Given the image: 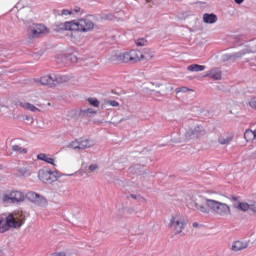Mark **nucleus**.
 Returning a JSON list of instances; mask_svg holds the SVG:
<instances>
[{
    "mask_svg": "<svg viewBox=\"0 0 256 256\" xmlns=\"http://www.w3.org/2000/svg\"><path fill=\"white\" fill-rule=\"evenodd\" d=\"M25 224V217L21 216L19 218V214H9L8 216L0 217V233H6L9 229H17V227H21Z\"/></svg>",
    "mask_w": 256,
    "mask_h": 256,
    "instance_id": "obj_1",
    "label": "nucleus"
},
{
    "mask_svg": "<svg viewBox=\"0 0 256 256\" xmlns=\"http://www.w3.org/2000/svg\"><path fill=\"white\" fill-rule=\"evenodd\" d=\"M187 223H189L187 217L181 213H176L171 216L169 227L174 231L175 235H180V233H183V229L187 227Z\"/></svg>",
    "mask_w": 256,
    "mask_h": 256,
    "instance_id": "obj_2",
    "label": "nucleus"
},
{
    "mask_svg": "<svg viewBox=\"0 0 256 256\" xmlns=\"http://www.w3.org/2000/svg\"><path fill=\"white\" fill-rule=\"evenodd\" d=\"M205 202L207 207H209V209H211L216 215H219L220 217H225L231 213V207L223 202L208 198L205 199Z\"/></svg>",
    "mask_w": 256,
    "mask_h": 256,
    "instance_id": "obj_3",
    "label": "nucleus"
},
{
    "mask_svg": "<svg viewBox=\"0 0 256 256\" xmlns=\"http://www.w3.org/2000/svg\"><path fill=\"white\" fill-rule=\"evenodd\" d=\"M61 175H59V172L51 171L50 169H41L38 172V178L42 183H45L46 185H51V183H55L57 179H59Z\"/></svg>",
    "mask_w": 256,
    "mask_h": 256,
    "instance_id": "obj_4",
    "label": "nucleus"
},
{
    "mask_svg": "<svg viewBox=\"0 0 256 256\" xmlns=\"http://www.w3.org/2000/svg\"><path fill=\"white\" fill-rule=\"evenodd\" d=\"M115 60L121 61L122 63H137L138 61H141L139 53L136 50L120 53L114 56L113 61Z\"/></svg>",
    "mask_w": 256,
    "mask_h": 256,
    "instance_id": "obj_5",
    "label": "nucleus"
},
{
    "mask_svg": "<svg viewBox=\"0 0 256 256\" xmlns=\"http://www.w3.org/2000/svg\"><path fill=\"white\" fill-rule=\"evenodd\" d=\"M74 31H80L81 33H89L95 29V23L89 19H79L78 21L73 20Z\"/></svg>",
    "mask_w": 256,
    "mask_h": 256,
    "instance_id": "obj_6",
    "label": "nucleus"
},
{
    "mask_svg": "<svg viewBox=\"0 0 256 256\" xmlns=\"http://www.w3.org/2000/svg\"><path fill=\"white\" fill-rule=\"evenodd\" d=\"M95 146L94 140H89L85 138L76 139L69 143V149L84 151V149H91V147Z\"/></svg>",
    "mask_w": 256,
    "mask_h": 256,
    "instance_id": "obj_7",
    "label": "nucleus"
},
{
    "mask_svg": "<svg viewBox=\"0 0 256 256\" xmlns=\"http://www.w3.org/2000/svg\"><path fill=\"white\" fill-rule=\"evenodd\" d=\"M4 203H23L25 201V193L19 190L11 191L3 196Z\"/></svg>",
    "mask_w": 256,
    "mask_h": 256,
    "instance_id": "obj_8",
    "label": "nucleus"
},
{
    "mask_svg": "<svg viewBox=\"0 0 256 256\" xmlns=\"http://www.w3.org/2000/svg\"><path fill=\"white\" fill-rule=\"evenodd\" d=\"M202 135H205V128H203V126H201V125H198V126H195L194 128H190L188 131H186L185 138L187 140L197 139L198 137H202Z\"/></svg>",
    "mask_w": 256,
    "mask_h": 256,
    "instance_id": "obj_9",
    "label": "nucleus"
},
{
    "mask_svg": "<svg viewBox=\"0 0 256 256\" xmlns=\"http://www.w3.org/2000/svg\"><path fill=\"white\" fill-rule=\"evenodd\" d=\"M47 31V27L43 24H36L34 25L33 29L31 30V38L32 39H37V37H40Z\"/></svg>",
    "mask_w": 256,
    "mask_h": 256,
    "instance_id": "obj_10",
    "label": "nucleus"
},
{
    "mask_svg": "<svg viewBox=\"0 0 256 256\" xmlns=\"http://www.w3.org/2000/svg\"><path fill=\"white\" fill-rule=\"evenodd\" d=\"M54 31H57V32H59V31H74L73 20L56 24Z\"/></svg>",
    "mask_w": 256,
    "mask_h": 256,
    "instance_id": "obj_11",
    "label": "nucleus"
},
{
    "mask_svg": "<svg viewBox=\"0 0 256 256\" xmlns=\"http://www.w3.org/2000/svg\"><path fill=\"white\" fill-rule=\"evenodd\" d=\"M57 63H63L65 65V63H77V56H75L74 54H70V55H60L56 58Z\"/></svg>",
    "mask_w": 256,
    "mask_h": 256,
    "instance_id": "obj_12",
    "label": "nucleus"
},
{
    "mask_svg": "<svg viewBox=\"0 0 256 256\" xmlns=\"http://www.w3.org/2000/svg\"><path fill=\"white\" fill-rule=\"evenodd\" d=\"M249 247V242L247 241H235L233 242L231 246V251H234V253H237V251H243V249H247Z\"/></svg>",
    "mask_w": 256,
    "mask_h": 256,
    "instance_id": "obj_13",
    "label": "nucleus"
},
{
    "mask_svg": "<svg viewBox=\"0 0 256 256\" xmlns=\"http://www.w3.org/2000/svg\"><path fill=\"white\" fill-rule=\"evenodd\" d=\"M205 77H209L210 79H213L214 81H221L222 72L219 68H213L208 73L205 74Z\"/></svg>",
    "mask_w": 256,
    "mask_h": 256,
    "instance_id": "obj_14",
    "label": "nucleus"
},
{
    "mask_svg": "<svg viewBox=\"0 0 256 256\" xmlns=\"http://www.w3.org/2000/svg\"><path fill=\"white\" fill-rule=\"evenodd\" d=\"M41 85H48V87H55V80L53 74H49L40 78Z\"/></svg>",
    "mask_w": 256,
    "mask_h": 256,
    "instance_id": "obj_15",
    "label": "nucleus"
},
{
    "mask_svg": "<svg viewBox=\"0 0 256 256\" xmlns=\"http://www.w3.org/2000/svg\"><path fill=\"white\" fill-rule=\"evenodd\" d=\"M203 21L204 23H207L208 25H213V23H217V15L215 14H209L205 13L203 15Z\"/></svg>",
    "mask_w": 256,
    "mask_h": 256,
    "instance_id": "obj_16",
    "label": "nucleus"
},
{
    "mask_svg": "<svg viewBox=\"0 0 256 256\" xmlns=\"http://www.w3.org/2000/svg\"><path fill=\"white\" fill-rule=\"evenodd\" d=\"M19 106L22 107V109H26V111H32V113L39 111V108L29 102H20Z\"/></svg>",
    "mask_w": 256,
    "mask_h": 256,
    "instance_id": "obj_17",
    "label": "nucleus"
},
{
    "mask_svg": "<svg viewBox=\"0 0 256 256\" xmlns=\"http://www.w3.org/2000/svg\"><path fill=\"white\" fill-rule=\"evenodd\" d=\"M37 159H39V161H45V163H49L55 167V159L47 156L45 153L38 154Z\"/></svg>",
    "mask_w": 256,
    "mask_h": 256,
    "instance_id": "obj_18",
    "label": "nucleus"
},
{
    "mask_svg": "<svg viewBox=\"0 0 256 256\" xmlns=\"http://www.w3.org/2000/svg\"><path fill=\"white\" fill-rule=\"evenodd\" d=\"M234 209H238V211L247 212L248 209H251V205L245 202H238L233 204Z\"/></svg>",
    "mask_w": 256,
    "mask_h": 256,
    "instance_id": "obj_19",
    "label": "nucleus"
},
{
    "mask_svg": "<svg viewBox=\"0 0 256 256\" xmlns=\"http://www.w3.org/2000/svg\"><path fill=\"white\" fill-rule=\"evenodd\" d=\"M247 53H251V51L249 49H245L240 52H235L233 54H229L228 59H241V57H243V55H247Z\"/></svg>",
    "mask_w": 256,
    "mask_h": 256,
    "instance_id": "obj_20",
    "label": "nucleus"
},
{
    "mask_svg": "<svg viewBox=\"0 0 256 256\" xmlns=\"http://www.w3.org/2000/svg\"><path fill=\"white\" fill-rule=\"evenodd\" d=\"M187 71H190L191 73H199L200 71H205V66L192 64L187 67Z\"/></svg>",
    "mask_w": 256,
    "mask_h": 256,
    "instance_id": "obj_21",
    "label": "nucleus"
},
{
    "mask_svg": "<svg viewBox=\"0 0 256 256\" xmlns=\"http://www.w3.org/2000/svg\"><path fill=\"white\" fill-rule=\"evenodd\" d=\"M195 207L197 209V211H200V213H204L205 215H209L210 213V209L209 206H207V204H201V203H196Z\"/></svg>",
    "mask_w": 256,
    "mask_h": 256,
    "instance_id": "obj_22",
    "label": "nucleus"
},
{
    "mask_svg": "<svg viewBox=\"0 0 256 256\" xmlns=\"http://www.w3.org/2000/svg\"><path fill=\"white\" fill-rule=\"evenodd\" d=\"M244 139H246L247 142L249 141H255L256 139V131L252 130H246L244 133Z\"/></svg>",
    "mask_w": 256,
    "mask_h": 256,
    "instance_id": "obj_23",
    "label": "nucleus"
},
{
    "mask_svg": "<svg viewBox=\"0 0 256 256\" xmlns=\"http://www.w3.org/2000/svg\"><path fill=\"white\" fill-rule=\"evenodd\" d=\"M47 198L43 197L38 194V197L36 198L34 204H36L38 207H47Z\"/></svg>",
    "mask_w": 256,
    "mask_h": 256,
    "instance_id": "obj_24",
    "label": "nucleus"
},
{
    "mask_svg": "<svg viewBox=\"0 0 256 256\" xmlns=\"http://www.w3.org/2000/svg\"><path fill=\"white\" fill-rule=\"evenodd\" d=\"M54 77V86L59 85V83H66L67 76L59 75V74H53Z\"/></svg>",
    "mask_w": 256,
    "mask_h": 256,
    "instance_id": "obj_25",
    "label": "nucleus"
},
{
    "mask_svg": "<svg viewBox=\"0 0 256 256\" xmlns=\"http://www.w3.org/2000/svg\"><path fill=\"white\" fill-rule=\"evenodd\" d=\"M25 195V199H28V201H31V203H35L36 199L39 197V194L35 192H28Z\"/></svg>",
    "mask_w": 256,
    "mask_h": 256,
    "instance_id": "obj_26",
    "label": "nucleus"
},
{
    "mask_svg": "<svg viewBox=\"0 0 256 256\" xmlns=\"http://www.w3.org/2000/svg\"><path fill=\"white\" fill-rule=\"evenodd\" d=\"M231 141H233V136H226L218 139V142L220 143V145H229Z\"/></svg>",
    "mask_w": 256,
    "mask_h": 256,
    "instance_id": "obj_27",
    "label": "nucleus"
},
{
    "mask_svg": "<svg viewBox=\"0 0 256 256\" xmlns=\"http://www.w3.org/2000/svg\"><path fill=\"white\" fill-rule=\"evenodd\" d=\"M17 172L20 177H25V175H29V169L27 167H18Z\"/></svg>",
    "mask_w": 256,
    "mask_h": 256,
    "instance_id": "obj_28",
    "label": "nucleus"
},
{
    "mask_svg": "<svg viewBox=\"0 0 256 256\" xmlns=\"http://www.w3.org/2000/svg\"><path fill=\"white\" fill-rule=\"evenodd\" d=\"M12 151H15L16 153L27 154V148H22L19 145H13L12 146Z\"/></svg>",
    "mask_w": 256,
    "mask_h": 256,
    "instance_id": "obj_29",
    "label": "nucleus"
},
{
    "mask_svg": "<svg viewBox=\"0 0 256 256\" xmlns=\"http://www.w3.org/2000/svg\"><path fill=\"white\" fill-rule=\"evenodd\" d=\"M137 47H145L147 45V39L145 38H139L136 40Z\"/></svg>",
    "mask_w": 256,
    "mask_h": 256,
    "instance_id": "obj_30",
    "label": "nucleus"
},
{
    "mask_svg": "<svg viewBox=\"0 0 256 256\" xmlns=\"http://www.w3.org/2000/svg\"><path fill=\"white\" fill-rule=\"evenodd\" d=\"M189 91H192L188 87H180L175 89V93H189Z\"/></svg>",
    "mask_w": 256,
    "mask_h": 256,
    "instance_id": "obj_31",
    "label": "nucleus"
},
{
    "mask_svg": "<svg viewBox=\"0 0 256 256\" xmlns=\"http://www.w3.org/2000/svg\"><path fill=\"white\" fill-rule=\"evenodd\" d=\"M88 102L92 107H99V100L97 98H88Z\"/></svg>",
    "mask_w": 256,
    "mask_h": 256,
    "instance_id": "obj_32",
    "label": "nucleus"
},
{
    "mask_svg": "<svg viewBox=\"0 0 256 256\" xmlns=\"http://www.w3.org/2000/svg\"><path fill=\"white\" fill-rule=\"evenodd\" d=\"M248 105H249V107H251L252 109H256V97L251 98L250 101H248Z\"/></svg>",
    "mask_w": 256,
    "mask_h": 256,
    "instance_id": "obj_33",
    "label": "nucleus"
},
{
    "mask_svg": "<svg viewBox=\"0 0 256 256\" xmlns=\"http://www.w3.org/2000/svg\"><path fill=\"white\" fill-rule=\"evenodd\" d=\"M107 105H110L111 107H119V102H117V100H109L107 101Z\"/></svg>",
    "mask_w": 256,
    "mask_h": 256,
    "instance_id": "obj_34",
    "label": "nucleus"
},
{
    "mask_svg": "<svg viewBox=\"0 0 256 256\" xmlns=\"http://www.w3.org/2000/svg\"><path fill=\"white\" fill-rule=\"evenodd\" d=\"M60 15H73V10H67V9H64L61 11V14Z\"/></svg>",
    "mask_w": 256,
    "mask_h": 256,
    "instance_id": "obj_35",
    "label": "nucleus"
},
{
    "mask_svg": "<svg viewBox=\"0 0 256 256\" xmlns=\"http://www.w3.org/2000/svg\"><path fill=\"white\" fill-rule=\"evenodd\" d=\"M136 201H138V203H147V199L141 195H138V199Z\"/></svg>",
    "mask_w": 256,
    "mask_h": 256,
    "instance_id": "obj_36",
    "label": "nucleus"
},
{
    "mask_svg": "<svg viewBox=\"0 0 256 256\" xmlns=\"http://www.w3.org/2000/svg\"><path fill=\"white\" fill-rule=\"evenodd\" d=\"M136 201H138V203H147V199L141 195H138V199Z\"/></svg>",
    "mask_w": 256,
    "mask_h": 256,
    "instance_id": "obj_37",
    "label": "nucleus"
},
{
    "mask_svg": "<svg viewBox=\"0 0 256 256\" xmlns=\"http://www.w3.org/2000/svg\"><path fill=\"white\" fill-rule=\"evenodd\" d=\"M87 113H93V109L88 108L81 111V115H87Z\"/></svg>",
    "mask_w": 256,
    "mask_h": 256,
    "instance_id": "obj_38",
    "label": "nucleus"
},
{
    "mask_svg": "<svg viewBox=\"0 0 256 256\" xmlns=\"http://www.w3.org/2000/svg\"><path fill=\"white\" fill-rule=\"evenodd\" d=\"M51 256H67V254L65 252H54Z\"/></svg>",
    "mask_w": 256,
    "mask_h": 256,
    "instance_id": "obj_39",
    "label": "nucleus"
},
{
    "mask_svg": "<svg viewBox=\"0 0 256 256\" xmlns=\"http://www.w3.org/2000/svg\"><path fill=\"white\" fill-rule=\"evenodd\" d=\"M229 199H230V201H234L235 203H239V202H237V201H239V197H237V196H235V195H231V196L229 197Z\"/></svg>",
    "mask_w": 256,
    "mask_h": 256,
    "instance_id": "obj_40",
    "label": "nucleus"
},
{
    "mask_svg": "<svg viewBox=\"0 0 256 256\" xmlns=\"http://www.w3.org/2000/svg\"><path fill=\"white\" fill-rule=\"evenodd\" d=\"M97 169H98L97 164H91V165L89 166V170H90V171H97Z\"/></svg>",
    "mask_w": 256,
    "mask_h": 256,
    "instance_id": "obj_41",
    "label": "nucleus"
},
{
    "mask_svg": "<svg viewBox=\"0 0 256 256\" xmlns=\"http://www.w3.org/2000/svg\"><path fill=\"white\" fill-rule=\"evenodd\" d=\"M130 197H131V199H135V201H137V199H139V195H137V194H131Z\"/></svg>",
    "mask_w": 256,
    "mask_h": 256,
    "instance_id": "obj_42",
    "label": "nucleus"
},
{
    "mask_svg": "<svg viewBox=\"0 0 256 256\" xmlns=\"http://www.w3.org/2000/svg\"><path fill=\"white\" fill-rule=\"evenodd\" d=\"M251 211H253V213H256V205H252L250 206Z\"/></svg>",
    "mask_w": 256,
    "mask_h": 256,
    "instance_id": "obj_43",
    "label": "nucleus"
},
{
    "mask_svg": "<svg viewBox=\"0 0 256 256\" xmlns=\"http://www.w3.org/2000/svg\"><path fill=\"white\" fill-rule=\"evenodd\" d=\"M235 1V3H237V5H241V3H243V1H245V0H234Z\"/></svg>",
    "mask_w": 256,
    "mask_h": 256,
    "instance_id": "obj_44",
    "label": "nucleus"
},
{
    "mask_svg": "<svg viewBox=\"0 0 256 256\" xmlns=\"http://www.w3.org/2000/svg\"><path fill=\"white\" fill-rule=\"evenodd\" d=\"M192 227H195V228L199 227V223L194 222V223L192 224Z\"/></svg>",
    "mask_w": 256,
    "mask_h": 256,
    "instance_id": "obj_45",
    "label": "nucleus"
},
{
    "mask_svg": "<svg viewBox=\"0 0 256 256\" xmlns=\"http://www.w3.org/2000/svg\"><path fill=\"white\" fill-rule=\"evenodd\" d=\"M79 11H81V8H75L74 9V13H79Z\"/></svg>",
    "mask_w": 256,
    "mask_h": 256,
    "instance_id": "obj_46",
    "label": "nucleus"
},
{
    "mask_svg": "<svg viewBox=\"0 0 256 256\" xmlns=\"http://www.w3.org/2000/svg\"><path fill=\"white\" fill-rule=\"evenodd\" d=\"M0 256H3V255L1 254V252H0Z\"/></svg>",
    "mask_w": 256,
    "mask_h": 256,
    "instance_id": "obj_47",
    "label": "nucleus"
},
{
    "mask_svg": "<svg viewBox=\"0 0 256 256\" xmlns=\"http://www.w3.org/2000/svg\"><path fill=\"white\" fill-rule=\"evenodd\" d=\"M0 111H1V106H0Z\"/></svg>",
    "mask_w": 256,
    "mask_h": 256,
    "instance_id": "obj_48",
    "label": "nucleus"
}]
</instances>
